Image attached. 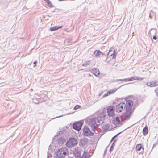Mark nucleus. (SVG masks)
Masks as SVG:
<instances>
[{
    "label": "nucleus",
    "instance_id": "obj_1",
    "mask_svg": "<svg viewBox=\"0 0 158 158\" xmlns=\"http://www.w3.org/2000/svg\"><path fill=\"white\" fill-rule=\"evenodd\" d=\"M126 112L124 114L126 118H129L135 109L133 102L130 100H127L125 103Z\"/></svg>",
    "mask_w": 158,
    "mask_h": 158
},
{
    "label": "nucleus",
    "instance_id": "obj_2",
    "mask_svg": "<svg viewBox=\"0 0 158 158\" xmlns=\"http://www.w3.org/2000/svg\"><path fill=\"white\" fill-rule=\"evenodd\" d=\"M89 119V124L91 127H97L100 123H101L103 122L102 120L100 118L97 117L94 118H89L88 120Z\"/></svg>",
    "mask_w": 158,
    "mask_h": 158
},
{
    "label": "nucleus",
    "instance_id": "obj_3",
    "mask_svg": "<svg viewBox=\"0 0 158 158\" xmlns=\"http://www.w3.org/2000/svg\"><path fill=\"white\" fill-rule=\"evenodd\" d=\"M78 143V141L76 138L71 137L66 142V145L68 148H72L76 146Z\"/></svg>",
    "mask_w": 158,
    "mask_h": 158
},
{
    "label": "nucleus",
    "instance_id": "obj_4",
    "mask_svg": "<svg viewBox=\"0 0 158 158\" xmlns=\"http://www.w3.org/2000/svg\"><path fill=\"white\" fill-rule=\"evenodd\" d=\"M68 149L66 147H62L59 149L57 152V155L59 157H63L65 156Z\"/></svg>",
    "mask_w": 158,
    "mask_h": 158
},
{
    "label": "nucleus",
    "instance_id": "obj_5",
    "mask_svg": "<svg viewBox=\"0 0 158 158\" xmlns=\"http://www.w3.org/2000/svg\"><path fill=\"white\" fill-rule=\"evenodd\" d=\"M114 109V107L112 106H109L107 108L106 110L108 117H113L115 115Z\"/></svg>",
    "mask_w": 158,
    "mask_h": 158
},
{
    "label": "nucleus",
    "instance_id": "obj_6",
    "mask_svg": "<svg viewBox=\"0 0 158 158\" xmlns=\"http://www.w3.org/2000/svg\"><path fill=\"white\" fill-rule=\"evenodd\" d=\"M125 103L121 102L115 106L116 111L118 113L123 111L125 108Z\"/></svg>",
    "mask_w": 158,
    "mask_h": 158
},
{
    "label": "nucleus",
    "instance_id": "obj_7",
    "mask_svg": "<svg viewBox=\"0 0 158 158\" xmlns=\"http://www.w3.org/2000/svg\"><path fill=\"white\" fill-rule=\"evenodd\" d=\"M108 57H110L111 59L115 58L116 56V53L115 52L114 48H110L108 54Z\"/></svg>",
    "mask_w": 158,
    "mask_h": 158
},
{
    "label": "nucleus",
    "instance_id": "obj_8",
    "mask_svg": "<svg viewBox=\"0 0 158 158\" xmlns=\"http://www.w3.org/2000/svg\"><path fill=\"white\" fill-rule=\"evenodd\" d=\"M122 121L121 116H117L113 118L112 120V123L114 124L118 125L120 124Z\"/></svg>",
    "mask_w": 158,
    "mask_h": 158
},
{
    "label": "nucleus",
    "instance_id": "obj_9",
    "mask_svg": "<svg viewBox=\"0 0 158 158\" xmlns=\"http://www.w3.org/2000/svg\"><path fill=\"white\" fill-rule=\"evenodd\" d=\"M82 123L81 121L73 123V128L74 129L79 131L81 129Z\"/></svg>",
    "mask_w": 158,
    "mask_h": 158
},
{
    "label": "nucleus",
    "instance_id": "obj_10",
    "mask_svg": "<svg viewBox=\"0 0 158 158\" xmlns=\"http://www.w3.org/2000/svg\"><path fill=\"white\" fill-rule=\"evenodd\" d=\"M147 85L150 87H155L158 85V80L154 81H149L147 83Z\"/></svg>",
    "mask_w": 158,
    "mask_h": 158
},
{
    "label": "nucleus",
    "instance_id": "obj_11",
    "mask_svg": "<svg viewBox=\"0 0 158 158\" xmlns=\"http://www.w3.org/2000/svg\"><path fill=\"white\" fill-rule=\"evenodd\" d=\"M91 72L95 76L100 77H101L102 74L99 69L96 68L93 69L91 71Z\"/></svg>",
    "mask_w": 158,
    "mask_h": 158
},
{
    "label": "nucleus",
    "instance_id": "obj_12",
    "mask_svg": "<svg viewBox=\"0 0 158 158\" xmlns=\"http://www.w3.org/2000/svg\"><path fill=\"white\" fill-rule=\"evenodd\" d=\"M83 133L85 135H93L94 133L91 132L90 130L87 127H85L83 129Z\"/></svg>",
    "mask_w": 158,
    "mask_h": 158
},
{
    "label": "nucleus",
    "instance_id": "obj_13",
    "mask_svg": "<svg viewBox=\"0 0 158 158\" xmlns=\"http://www.w3.org/2000/svg\"><path fill=\"white\" fill-rule=\"evenodd\" d=\"M140 79H141L139 77L135 76L132 77L131 78L126 79L125 80L126 81H129L135 80H139Z\"/></svg>",
    "mask_w": 158,
    "mask_h": 158
},
{
    "label": "nucleus",
    "instance_id": "obj_14",
    "mask_svg": "<svg viewBox=\"0 0 158 158\" xmlns=\"http://www.w3.org/2000/svg\"><path fill=\"white\" fill-rule=\"evenodd\" d=\"M106 113L105 110H103L102 112V113L99 114L98 116V118H100L103 120V119L106 117Z\"/></svg>",
    "mask_w": 158,
    "mask_h": 158
},
{
    "label": "nucleus",
    "instance_id": "obj_15",
    "mask_svg": "<svg viewBox=\"0 0 158 158\" xmlns=\"http://www.w3.org/2000/svg\"><path fill=\"white\" fill-rule=\"evenodd\" d=\"M142 149L143 150L144 149V147L142 146L141 144H137L135 147V150L137 152L140 151L141 149Z\"/></svg>",
    "mask_w": 158,
    "mask_h": 158
},
{
    "label": "nucleus",
    "instance_id": "obj_16",
    "mask_svg": "<svg viewBox=\"0 0 158 158\" xmlns=\"http://www.w3.org/2000/svg\"><path fill=\"white\" fill-rule=\"evenodd\" d=\"M148 128L147 126L146 125L143 130V133L144 135H146L148 134Z\"/></svg>",
    "mask_w": 158,
    "mask_h": 158
},
{
    "label": "nucleus",
    "instance_id": "obj_17",
    "mask_svg": "<svg viewBox=\"0 0 158 158\" xmlns=\"http://www.w3.org/2000/svg\"><path fill=\"white\" fill-rule=\"evenodd\" d=\"M45 2L47 3L48 6L50 8H52L54 6L51 1L49 0H44Z\"/></svg>",
    "mask_w": 158,
    "mask_h": 158
},
{
    "label": "nucleus",
    "instance_id": "obj_18",
    "mask_svg": "<svg viewBox=\"0 0 158 158\" xmlns=\"http://www.w3.org/2000/svg\"><path fill=\"white\" fill-rule=\"evenodd\" d=\"M62 26L60 27H57L55 26L54 27H52L50 28V30L51 31H54L58 29L59 28H62Z\"/></svg>",
    "mask_w": 158,
    "mask_h": 158
},
{
    "label": "nucleus",
    "instance_id": "obj_19",
    "mask_svg": "<svg viewBox=\"0 0 158 158\" xmlns=\"http://www.w3.org/2000/svg\"><path fill=\"white\" fill-rule=\"evenodd\" d=\"M102 53L100 51L98 50H95L94 52V54L95 56L97 57H99L101 54Z\"/></svg>",
    "mask_w": 158,
    "mask_h": 158
},
{
    "label": "nucleus",
    "instance_id": "obj_20",
    "mask_svg": "<svg viewBox=\"0 0 158 158\" xmlns=\"http://www.w3.org/2000/svg\"><path fill=\"white\" fill-rule=\"evenodd\" d=\"M110 125L108 124H106L104 125L103 126V128L105 130H108L110 128Z\"/></svg>",
    "mask_w": 158,
    "mask_h": 158
},
{
    "label": "nucleus",
    "instance_id": "obj_21",
    "mask_svg": "<svg viewBox=\"0 0 158 158\" xmlns=\"http://www.w3.org/2000/svg\"><path fill=\"white\" fill-rule=\"evenodd\" d=\"M117 90V89H111L108 92V94H113V93H114V92H115Z\"/></svg>",
    "mask_w": 158,
    "mask_h": 158
},
{
    "label": "nucleus",
    "instance_id": "obj_22",
    "mask_svg": "<svg viewBox=\"0 0 158 158\" xmlns=\"http://www.w3.org/2000/svg\"><path fill=\"white\" fill-rule=\"evenodd\" d=\"M81 107V106L78 105H76L75 107H74L73 109L74 110H76L77 109H78Z\"/></svg>",
    "mask_w": 158,
    "mask_h": 158
},
{
    "label": "nucleus",
    "instance_id": "obj_23",
    "mask_svg": "<svg viewBox=\"0 0 158 158\" xmlns=\"http://www.w3.org/2000/svg\"><path fill=\"white\" fill-rule=\"evenodd\" d=\"M155 91L156 93V95L158 97V87H157L155 89Z\"/></svg>",
    "mask_w": 158,
    "mask_h": 158
},
{
    "label": "nucleus",
    "instance_id": "obj_24",
    "mask_svg": "<svg viewBox=\"0 0 158 158\" xmlns=\"http://www.w3.org/2000/svg\"><path fill=\"white\" fill-rule=\"evenodd\" d=\"M37 63V62L36 61H35L33 63L34 64V67H35L36 66V64Z\"/></svg>",
    "mask_w": 158,
    "mask_h": 158
},
{
    "label": "nucleus",
    "instance_id": "obj_25",
    "mask_svg": "<svg viewBox=\"0 0 158 158\" xmlns=\"http://www.w3.org/2000/svg\"><path fill=\"white\" fill-rule=\"evenodd\" d=\"M153 38L154 40H156L157 39V37L156 36H153Z\"/></svg>",
    "mask_w": 158,
    "mask_h": 158
},
{
    "label": "nucleus",
    "instance_id": "obj_26",
    "mask_svg": "<svg viewBox=\"0 0 158 158\" xmlns=\"http://www.w3.org/2000/svg\"><path fill=\"white\" fill-rule=\"evenodd\" d=\"M88 62H89V63H87V65H88V64H89V61H88Z\"/></svg>",
    "mask_w": 158,
    "mask_h": 158
},
{
    "label": "nucleus",
    "instance_id": "obj_27",
    "mask_svg": "<svg viewBox=\"0 0 158 158\" xmlns=\"http://www.w3.org/2000/svg\"><path fill=\"white\" fill-rule=\"evenodd\" d=\"M77 158H81V157H80V156H78Z\"/></svg>",
    "mask_w": 158,
    "mask_h": 158
}]
</instances>
